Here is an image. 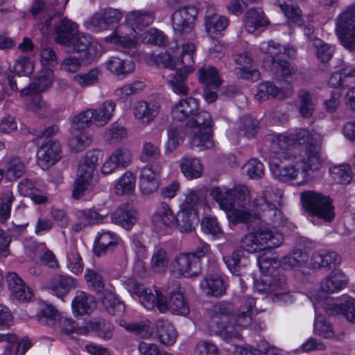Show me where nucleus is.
I'll return each instance as SVG.
<instances>
[{"label":"nucleus","mask_w":355,"mask_h":355,"mask_svg":"<svg viewBox=\"0 0 355 355\" xmlns=\"http://www.w3.org/2000/svg\"><path fill=\"white\" fill-rule=\"evenodd\" d=\"M211 196L226 212L235 207L232 189L215 187L211 190Z\"/></svg>","instance_id":"a18cd8bd"},{"label":"nucleus","mask_w":355,"mask_h":355,"mask_svg":"<svg viewBox=\"0 0 355 355\" xmlns=\"http://www.w3.org/2000/svg\"><path fill=\"white\" fill-rule=\"evenodd\" d=\"M229 20L227 17L218 15L213 12V10L207 12L205 25L209 33H220L227 28Z\"/></svg>","instance_id":"a19ab883"},{"label":"nucleus","mask_w":355,"mask_h":355,"mask_svg":"<svg viewBox=\"0 0 355 355\" xmlns=\"http://www.w3.org/2000/svg\"><path fill=\"white\" fill-rule=\"evenodd\" d=\"M6 281L9 290L15 298L23 302L32 300L34 297L32 290L16 272H8Z\"/></svg>","instance_id":"4468645a"},{"label":"nucleus","mask_w":355,"mask_h":355,"mask_svg":"<svg viewBox=\"0 0 355 355\" xmlns=\"http://www.w3.org/2000/svg\"><path fill=\"white\" fill-rule=\"evenodd\" d=\"M235 62L241 67L236 68L237 73H240L241 77L245 79H252V80L259 79L260 73L257 69H251L250 66L253 61L251 55L248 52H243L234 55Z\"/></svg>","instance_id":"a878e982"},{"label":"nucleus","mask_w":355,"mask_h":355,"mask_svg":"<svg viewBox=\"0 0 355 355\" xmlns=\"http://www.w3.org/2000/svg\"><path fill=\"white\" fill-rule=\"evenodd\" d=\"M279 6L291 24H296L299 26L302 24V11L297 6H290L284 3L280 4Z\"/></svg>","instance_id":"69168bd1"},{"label":"nucleus","mask_w":355,"mask_h":355,"mask_svg":"<svg viewBox=\"0 0 355 355\" xmlns=\"http://www.w3.org/2000/svg\"><path fill=\"white\" fill-rule=\"evenodd\" d=\"M289 136L293 140L291 141L292 146H304L306 149L309 146H314L313 144V137L310 132L306 129L297 130L294 133L290 134Z\"/></svg>","instance_id":"338daca9"},{"label":"nucleus","mask_w":355,"mask_h":355,"mask_svg":"<svg viewBox=\"0 0 355 355\" xmlns=\"http://www.w3.org/2000/svg\"><path fill=\"white\" fill-rule=\"evenodd\" d=\"M347 283L345 274L340 270H333L321 282V290L327 293L340 291Z\"/></svg>","instance_id":"c85d7f7f"},{"label":"nucleus","mask_w":355,"mask_h":355,"mask_svg":"<svg viewBox=\"0 0 355 355\" xmlns=\"http://www.w3.org/2000/svg\"><path fill=\"white\" fill-rule=\"evenodd\" d=\"M16 340L17 336L15 334H0V342H8L6 347V355H24L31 347L28 340H23L19 343Z\"/></svg>","instance_id":"58836bf2"},{"label":"nucleus","mask_w":355,"mask_h":355,"mask_svg":"<svg viewBox=\"0 0 355 355\" xmlns=\"http://www.w3.org/2000/svg\"><path fill=\"white\" fill-rule=\"evenodd\" d=\"M320 148L314 145L306 149L305 155L300 162H297L301 170V175L305 178L309 171H317L322 166Z\"/></svg>","instance_id":"dca6fc26"},{"label":"nucleus","mask_w":355,"mask_h":355,"mask_svg":"<svg viewBox=\"0 0 355 355\" xmlns=\"http://www.w3.org/2000/svg\"><path fill=\"white\" fill-rule=\"evenodd\" d=\"M101 72L97 68H94L87 73H78L74 76V80L82 87L94 85L98 82Z\"/></svg>","instance_id":"e2e57ef3"},{"label":"nucleus","mask_w":355,"mask_h":355,"mask_svg":"<svg viewBox=\"0 0 355 355\" xmlns=\"http://www.w3.org/2000/svg\"><path fill=\"white\" fill-rule=\"evenodd\" d=\"M336 31L343 45L355 51V14L349 8L340 15Z\"/></svg>","instance_id":"0eeeda50"},{"label":"nucleus","mask_w":355,"mask_h":355,"mask_svg":"<svg viewBox=\"0 0 355 355\" xmlns=\"http://www.w3.org/2000/svg\"><path fill=\"white\" fill-rule=\"evenodd\" d=\"M92 44V37L84 33H76L64 46L69 53L85 52Z\"/></svg>","instance_id":"79ce46f5"},{"label":"nucleus","mask_w":355,"mask_h":355,"mask_svg":"<svg viewBox=\"0 0 355 355\" xmlns=\"http://www.w3.org/2000/svg\"><path fill=\"white\" fill-rule=\"evenodd\" d=\"M301 202L307 212L325 222H331L335 218L333 200L329 196L314 191H306L301 193Z\"/></svg>","instance_id":"f03ea898"},{"label":"nucleus","mask_w":355,"mask_h":355,"mask_svg":"<svg viewBox=\"0 0 355 355\" xmlns=\"http://www.w3.org/2000/svg\"><path fill=\"white\" fill-rule=\"evenodd\" d=\"M198 220L197 214L191 209H182L175 216V224L182 232H189L194 228V223Z\"/></svg>","instance_id":"4c0bfd02"},{"label":"nucleus","mask_w":355,"mask_h":355,"mask_svg":"<svg viewBox=\"0 0 355 355\" xmlns=\"http://www.w3.org/2000/svg\"><path fill=\"white\" fill-rule=\"evenodd\" d=\"M25 173V165L19 157L10 159L6 164L5 178L8 181H14L21 178Z\"/></svg>","instance_id":"864d4df0"},{"label":"nucleus","mask_w":355,"mask_h":355,"mask_svg":"<svg viewBox=\"0 0 355 355\" xmlns=\"http://www.w3.org/2000/svg\"><path fill=\"white\" fill-rule=\"evenodd\" d=\"M54 80L53 72L51 69L44 68L34 77L28 87L21 90L22 96L31 94H38L49 89Z\"/></svg>","instance_id":"ddd939ff"},{"label":"nucleus","mask_w":355,"mask_h":355,"mask_svg":"<svg viewBox=\"0 0 355 355\" xmlns=\"http://www.w3.org/2000/svg\"><path fill=\"white\" fill-rule=\"evenodd\" d=\"M292 141L289 135H279L277 136L272 140V155L270 157H280V159H286L287 157L286 150L289 146H292Z\"/></svg>","instance_id":"8fccbe9b"},{"label":"nucleus","mask_w":355,"mask_h":355,"mask_svg":"<svg viewBox=\"0 0 355 355\" xmlns=\"http://www.w3.org/2000/svg\"><path fill=\"white\" fill-rule=\"evenodd\" d=\"M200 287L207 296L218 297L225 293L227 285L220 275L214 274L207 275L201 281Z\"/></svg>","instance_id":"412c9836"},{"label":"nucleus","mask_w":355,"mask_h":355,"mask_svg":"<svg viewBox=\"0 0 355 355\" xmlns=\"http://www.w3.org/2000/svg\"><path fill=\"white\" fill-rule=\"evenodd\" d=\"M313 46L316 49L318 59L322 63H326L333 56L334 49L324 43L322 40L315 38L313 40Z\"/></svg>","instance_id":"052dcab7"},{"label":"nucleus","mask_w":355,"mask_h":355,"mask_svg":"<svg viewBox=\"0 0 355 355\" xmlns=\"http://www.w3.org/2000/svg\"><path fill=\"white\" fill-rule=\"evenodd\" d=\"M92 141V138L89 135L85 132H79L70 137L69 145L72 150L79 152L90 145Z\"/></svg>","instance_id":"0e129e2a"},{"label":"nucleus","mask_w":355,"mask_h":355,"mask_svg":"<svg viewBox=\"0 0 355 355\" xmlns=\"http://www.w3.org/2000/svg\"><path fill=\"white\" fill-rule=\"evenodd\" d=\"M263 275L254 282V288L259 293L274 295L277 298L288 301L291 296L286 291V279L280 270L270 268L268 271L261 270Z\"/></svg>","instance_id":"20e7f679"},{"label":"nucleus","mask_w":355,"mask_h":355,"mask_svg":"<svg viewBox=\"0 0 355 355\" xmlns=\"http://www.w3.org/2000/svg\"><path fill=\"white\" fill-rule=\"evenodd\" d=\"M28 107L30 110L41 118L48 117L52 114L49 105L40 96L33 98Z\"/></svg>","instance_id":"680f3d73"},{"label":"nucleus","mask_w":355,"mask_h":355,"mask_svg":"<svg viewBox=\"0 0 355 355\" xmlns=\"http://www.w3.org/2000/svg\"><path fill=\"white\" fill-rule=\"evenodd\" d=\"M77 284L76 279L70 276L55 275L51 279L49 288L58 297H63Z\"/></svg>","instance_id":"b1692460"},{"label":"nucleus","mask_w":355,"mask_h":355,"mask_svg":"<svg viewBox=\"0 0 355 355\" xmlns=\"http://www.w3.org/2000/svg\"><path fill=\"white\" fill-rule=\"evenodd\" d=\"M255 304L254 298H248L245 304L239 309V313L234 318H231L240 330L251 324L253 309L255 306Z\"/></svg>","instance_id":"c9c22d12"},{"label":"nucleus","mask_w":355,"mask_h":355,"mask_svg":"<svg viewBox=\"0 0 355 355\" xmlns=\"http://www.w3.org/2000/svg\"><path fill=\"white\" fill-rule=\"evenodd\" d=\"M159 185L155 172L150 167H144L139 176V187L144 194L148 195L157 191Z\"/></svg>","instance_id":"e433bc0d"},{"label":"nucleus","mask_w":355,"mask_h":355,"mask_svg":"<svg viewBox=\"0 0 355 355\" xmlns=\"http://www.w3.org/2000/svg\"><path fill=\"white\" fill-rule=\"evenodd\" d=\"M254 233L257 239V242L263 250L279 247L283 241L282 234H274L268 228H259L254 231Z\"/></svg>","instance_id":"72a5a7b5"},{"label":"nucleus","mask_w":355,"mask_h":355,"mask_svg":"<svg viewBox=\"0 0 355 355\" xmlns=\"http://www.w3.org/2000/svg\"><path fill=\"white\" fill-rule=\"evenodd\" d=\"M199 110L198 101L189 97L180 100L172 109L171 114L173 119L183 121L189 120Z\"/></svg>","instance_id":"a211bd4d"},{"label":"nucleus","mask_w":355,"mask_h":355,"mask_svg":"<svg viewBox=\"0 0 355 355\" xmlns=\"http://www.w3.org/2000/svg\"><path fill=\"white\" fill-rule=\"evenodd\" d=\"M257 261L261 270L268 271L272 269L279 270L281 266L284 270L299 267L293 255L284 256L281 261L276 253L271 250H266L258 256Z\"/></svg>","instance_id":"6e6552de"},{"label":"nucleus","mask_w":355,"mask_h":355,"mask_svg":"<svg viewBox=\"0 0 355 355\" xmlns=\"http://www.w3.org/2000/svg\"><path fill=\"white\" fill-rule=\"evenodd\" d=\"M115 103L112 101H107L96 110L94 124L96 126H104L110 119L115 109Z\"/></svg>","instance_id":"3c124183"},{"label":"nucleus","mask_w":355,"mask_h":355,"mask_svg":"<svg viewBox=\"0 0 355 355\" xmlns=\"http://www.w3.org/2000/svg\"><path fill=\"white\" fill-rule=\"evenodd\" d=\"M32 16L44 24L48 29L53 18L56 15L55 6L48 4L43 0H36L31 9Z\"/></svg>","instance_id":"6ab92c4d"},{"label":"nucleus","mask_w":355,"mask_h":355,"mask_svg":"<svg viewBox=\"0 0 355 355\" xmlns=\"http://www.w3.org/2000/svg\"><path fill=\"white\" fill-rule=\"evenodd\" d=\"M159 105L155 102L140 101L133 107L135 117L142 124L148 125L158 115Z\"/></svg>","instance_id":"2eb2a0df"},{"label":"nucleus","mask_w":355,"mask_h":355,"mask_svg":"<svg viewBox=\"0 0 355 355\" xmlns=\"http://www.w3.org/2000/svg\"><path fill=\"white\" fill-rule=\"evenodd\" d=\"M101 303L107 312L112 315L121 316L125 312V306L123 302L110 291L103 292Z\"/></svg>","instance_id":"2f4dec72"},{"label":"nucleus","mask_w":355,"mask_h":355,"mask_svg":"<svg viewBox=\"0 0 355 355\" xmlns=\"http://www.w3.org/2000/svg\"><path fill=\"white\" fill-rule=\"evenodd\" d=\"M284 159L280 157H270V167L273 175L282 182H287L297 178L301 175V170L297 165H284L283 164Z\"/></svg>","instance_id":"f8f14e48"},{"label":"nucleus","mask_w":355,"mask_h":355,"mask_svg":"<svg viewBox=\"0 0 355 355\" xmlns=\"http://www.w3.org/2000/svg\"><path fill=\"white\" fill-rule=\"evenodd\" d=\"M135 176L130 171L125 172L115 185V192L118 196L130 193L135 187Z\"/></svg>","instance_id":"4d7b16f0"},{"label":"nucleus","mask_w":355,"mask_h":355,"mask_svg":"<svg viewBox=\"0 0 355 355\" xmlns=\"http://www.w3.org/2000/svg\"><path fill=\"white\" fill-rule=\"evenodd\" d=\"M155 19L153 12L145 10H132L125 15L126 23L130 25L132 28H137L141 30L150 24Z\"/></svg>","instance_id":"c756f323"},{"label":"nucleus","mask_w":355,"mask_h":355,"mask_svg":"<svg viewBox=\"0 0 355 355\" xmlns=\"http://www.w3.org/2000/svg\"><path fill=\"white\" fill-rule=\"evenodd\" d=\"M211 331L221 338L228 340L232 338H240V329L232 319L228 321L220 320L210 326Z\"/></svg>","instance_id":"393cba45"},{"label":"nucleus","mask_w":355,"mask_h":355,"mask_svg":"<svg viewBox=\"0 0 355 355\" xmlns=\"http://www.w3.org/2000/svg\"><path fill=\"white\" fill-rule=\"evenodd\" d=\"M198 80L200 83L211 89H218L222 84L218 71L214 67L207 65L198 69Z\"/></svg>","instance_id":"f704fd0d"},{"label":"nucleus","mask_w":355,"mask_h":355,"mask_svg":"<svg viewBox=\"0 0 355 355\" xmlns=\"http://www.w3.org/2000/svg\"><path fill=\"white\" fill-rule=\"evenodd\" d=\"M157 334L160 342L172 345L176 340L177 332L173 325L166 320H159L156 323Z\"/></svg>","instance_id":"ea45409f"},{"label":"nucleus","mask_w":355,"mask_h":355,"mask_svg":"<svg viewBox=\"0 0 355 355\" xmlns=\"http://www.w3.org/2000/svg\"><path fill=\"white\" fill-rule=\"evenodd\" d=\"M270 96L282 98L284 97V93L281 89L270 82L261 83L257 89L255 98L259 101H263L268 99Z\"/></svg>","instance_id":"603ef678"},{"label":"nucleus","mask_w":355,"mask_h":355,"mask_svg":"<svg viewBox=\"0 0 355 355\" xmlns=\"http://www.w3.org/2000/svg\"><path fill=\"white\" fill-rule=\"evenodd\" d=\"M107 68L116 75H127L135 69V63L131 60L111 58L107 62Z\"/></svg>","instance_id":"09e8293b"},{"label":"nucleus","mask_w":355,"mask_h":355,"mask_svg":"<svg viewBox=\"0 0 355 355\" xmlns=\"http://www.w3.org/2000/svg\"><path fill=\"white\" fill-rule=\"evenodd\" d=\"M202 169L201 164L198 159L184 158L181 164L182 172L187 178L190 179L200 177Z\"/></svg>","instance_id":"6e6d98bb"},{"label":"nucleus","mask_w":355,"mask_h":355,"mask_svg":"<svg viewBox=\"0 0 355 355\" xmlns=\"http://www.w3.org/2000/svg\"><path fill=\"white\" fill-rule=\"evenodd\" d=\"M330 173L334 180L340 184H347L352 180L351 167L348 164L334 166L331 168Z\"/></svg>","instance_id":"13d9d810"},{"label":"nucleus","mask_w":355,"mask_h":355,"mask_svg":"<svg viewBox=\"0 0 355 355\" xmlns=\"http://www.w3.org/2000/svg\"><path fill=\"white\" fill-rule=\"evenodd\" d=\"M85 327L105 340L110 339L113 334V325L103 318H94L86 323Z\"/></svg>","instance_id":"37998d69"},{"label":"nucleus","mask_w":355,"mask_h":355,"mask_svg":"<svg viewBox=\"0 0 355 355\" xmlns=\"http://www.w3.org/2000/svg\"><path fill=\"white\" fill-rule=\"evenodd\" d=\"M244 22L246 30L253 33L258 28L268 25L269 21L261 8H253L245 12Z\"/></svg>","instance_id":"473e14b6"},{"label":"nucleus","mask_w":355,"mask_h":355,"mask_svg":"<svg viewBox=\"0 0 355 355\" xmlns=\"http://www.w3.org/2000/svg\"><path fill=\"white\" fill-rule=\"evenodd\" d=\"M96 305L94 296L83 291H78L72 301V310L75 315H89Z\"/></svg>","instance_id":"4be33fe9"},{"label":"nucleus","mask_w":355,"mask_h":355,"mask_svg":"<svg viewBox=\"0 0 355 355\" xmlns=\"http://www.w3.org/2000/svg\"><path fill=\"white\" fill-rule=\"evenodd\" d=\"M173 286L174 290L172 291L163 288L166 295H169L168 300L162 291H157V308L161 313L169 311L173 314L187 315L190 312L189 306L183 295L178 291V284L173 283Z\"/></svg>","instance_id":"39448f33"},{"label":"nucleus","mask_w":355,"mask_h":355,"mask_svg":"<svg viewBox=\"0 0 355 355\" xmlns=\"http://www.w3.org/2000/svg\"><path fill=\"white\" fill-rule=\"evenodd\" d=\"M95 109H87L75 115L72 119V125L75 130H80L94 123Z\"/></svg>","instance_id":"5fc2aeb1"},{"label":"nucleus","mask_w":355,"mask_h":355,"mask_svg":"<svg viewBox=\"0 0 355 355\" xmlns=\"http://www.w3.org/2000/svg\"><path fill=\"white\" fill-rule=\"evenodd\" d=\"M78 31L77 24L64 18L56 26L55 40L58 44L64 46Z\"/></svg>","instance_id":"cd10ccee"},{"label":"nucleus","mask_w":355,"mask_h":355,"mask_svg":"<svg viewBox=\"0 0 355 355\" xmlns=\"http://www.w3.org/2000/svg\"><path fill=\"white\" fill-rule=\"evenodd\" d=\"M259 216L257 214H251L248 210L243 208L232 209L227 212V217L230 224L236 225L239 223L249 224L257 220Z\"/></svg>","instance_id":"c03bdc74"},{"label":"nucleus","mask_w":355,"mask_h":355,"mask_svg":"<svg viewBox=\"0 0 355 355\" xmlns=\"http://www.w3.org/2000/svg\"><path fill=\"white\" fill-rule=\"evenodd\" d=\"M61 146L58 141L49 139L37 151V162L43 169H48L61 157Z\"/></svg>","instance_id":"9d476101"},{"label":"nucleus","mask_w":355,"mask_h":355,"mask_svg":"<svg viewBox=\"0 0 355 355\" xmlns=\"http://www.w3.org/2000/svg\"><path fill=\"white\" fill-rule=\"evenodd\" d=\"M138 212L134 206L128 202L118 207L111 215L112 223L121 226L126 230H130L138 220Z\"/></svg>","instance_id":"9b49d317"},{"label":"nucleus","mask_w":355,"mask_h":355,"mask_svg":"<svg viewBox=\"0 0 355 355\" xmlns=\"http://www.w3.org/2000/svg\"><path fill=\"white\" fill-rule=\"evenodd\" d=\"M168 266V258L166 252L159 248L153 253L150 267L155 272H162L166 270Z\"/></svg>","instance_id":"bf43d9fd"},{"label":"nucleus","mask_w":355,"mask_h":355,"mask_svg":"<svg viewBox=\"0 0 355 355\" xmlns=\"http://www.w3.org/2000/svg\"><path fill=\"white\" fill-rule=\"evenodd\" d=\"M261 212L257 214L259 216L257 220H261L263 222L273 227H279L284 225L285 218L281 209L277 208V205L263 204V206H254Z\"/></svg>","instance_id":"f3484780"},{"label":"nucleus","mask_w":355,"mask_h":355,"mask_svg":"<svg viewBox=\"0 0 355 355\" xmlns=\"http://www.w3.org/2000/svg\"><path fill=\"white\" fill-rule=\"evenodd\" d=\"M185 126L191 129L192 147L200 150L209 149L214 146L212 139L213 125L209 113L205 110H198L193 116L186 122Z\"/></svg>","instance_id":"f257e3e1"},{"label":"nucleus","mask_w":355,"mask_h":355,"mask_svg":"<svg viewBox=\"0 0 355 355\" xmlns=\"http://www.w3.org/2000/svg\"><path fill=\"white\" fill-rule=\"evenodd\" d=\"M173 268L179 275L185 277H196L201 272V262L189 252L180 253L175 258Z\"/></svg>","instance_id":"1a4fd4ad"},{"label":"nucleus","mask_w":355,"mask_h":355,"mask_svg":"<svg viewBox=\"0 0 355 355\" xmlns=\"http://www.w3.org/2000/svg\"><path fill=\"white\" fill-rule=\"evenodd\" d=\"M175 216L169 205L164 202L160 203L159 207L152 216V223L157 228L171 227L175 224Z\"/></svg>","instance_id":"7c9ffc66"},{"label":"nucleus","mask_w":355,"mask_h":355,"mask_svg":"<svg viewBox=\"0 0 355 355\" xmlns=\"http://www.w3.org/2000/svg\"><path fill=\"white\" fill-rule=\"evenodd\" d=\"M282 192L277 188L270 186L266 187L262 191V195L254 198V206H263V204H273L280 205V200Z\"/></svg>","instance_id":"49530a36"},{"label":"nucleus","mask_w":355,"mask_h":355,"mask_svg":"<svg viewBox=\"0 0 355 355\" xmlns=\"http://www.w3.org/2000/svg\"><path fill=\"white\" fill-rule=\"evenodd\" d=\"M37 316L40 322L49 326L53 325L59 318L58 311L51 305L41 309Z\"/></svg>","instance_id":"774afa93"},{"label":"nucleus","mask_w":355,"mask_h":355,"mask_svg":"<svg viewBox=\"0 0 355 355\" xmlns=\"http://www.w3.org/2000/svg\"><path fill=\"white\" fill-rule=\"evenodd\" d=\"M327 313L332 315H343L347 321L355 323V299L348 297L340 304H329Z\"/></svg>","instance_id":"bb28decb"},{"label":"nucleus","mask_w":355,"mask_h":355,"mask_svg":"<svg viewBox=\"0 0 355 355\" xmlns=\"http://www.w3.org/2000/svg\"><path fill=\"white\" fill-rule=\"evenodd\" d=\"M298 110L301 116L310 119L313 116L317 107V98L306 89H300L297 93Z\"/></svg>","instance_id":"5701e85b"},{"label":"nucleus","mask_w":355,"mask_h":355,"mask_svg":"<svg viewBox=\"0 0 355 355\" xmlns=\"http://www.w3.org/2000/svg\"><path fill=\"white\" fill-rule=\"evenodd\" d=\"M260 50L269 55L264 59V64L268 65L271 72L277 78H282L286 82H291L295 79L297 71L296 66L278 57L275 42L271 40L261 43Z\"/></svg>","instance_id":"7ed1b4c3"},{"label":"nucleus","mask_w":355,"mask_h":355,"mask_svg":"<svg viewBox=\"0 0 355 355\" xmlns=\"http://www.w3.org/2000/svg\"><path fill=\"white\" fill-rule=\"evenodd\" d=\"M197 15L198 10L194 6H186L176 10L171 15L175 33L193 40L195 37L193 23Z\"/></svg>","instance_id":"423d86ee"},{"label":"nucleus","mask_w":355,"mask_h":355,"mask_svg":"<svg viewBox=\"0 0 355 355\" xmlns=\"http://www.w3.org/2000/svg\"><path fill=\"white\" fill-rule=\"evenodd\" d=\"M189 74L187 72L175 70L168 76V83L176 94L184 96L188 94L189 89L185 80Z\"/></svg>","instance_id":"de8ad7c7"},{"label":"nucleus","mask_w":355,"mask_h":355,"mask_svg":"<svg viewBox=\"0 0 355 355\" xmlns=\"http://www.w3.org/2000/svg\"><path fill=\"white\" fill-rule=\"evenodd\" d=\"M100 151H89L79 164L77 178L92 183L94 173L98 162Z\"/></svg>","instance_id":"aec40b11"}]
</instances>
